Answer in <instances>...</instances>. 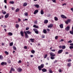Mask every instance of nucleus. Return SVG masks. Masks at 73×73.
<instances>
[{
    "label": "nucleus",
    "mask_w": 73,
    "mask_h": 73,
    "mask_svg": "<svg viewBox=\"0 0 73 73\" xmlns=\"http://www.w3.org/2000/svg\"><path fill=\"white\" fill-rule=\"evenodd\" d=\"M69 48L71 49H73V46H70L69 47Z\"/></svg>",
    "instance_id": "obj_43"
},
{
    "label": "nucleus",
    "mask_w": 73,
    "mask_h": 73,
    "mask_svg": "<svg viewBox=\"0 0 73 73\" xmlns=\"http://www.w3.org/2000/svg\"><path fill=\"white\" fill-rule=\"evenodd\" d=\"M43 32L45 34H46V33L47 31L46 29H44L43 31Z\"/></svg>",
    "instance_id": "obj_26"
},
{
    "label": "nucleus",
    "mask_w": 73,
    "mask_h": 73,
    "mask_svg": "<svg viewBox=\"0 0 73 73\" xmlns=\"http://www.w3.org/2000/svg\"><path fill=\"white\" fill-rule=\"evenodd\" d=\"M68 43H72V40H70L68 42Z\"/></svg>",
    "instance_id": "obj_40"
},
{
    "label": "nucleus",
    "mask_w": 73,
    "mask_h": 73,
    "mask_svg": "<svg viewBox=\"0 0 73 73\" xmlns=\"http://www.w3.org/2000/svg\"><path fill=\"white\" fill-rule=\"evenodd\" d=\"M50 54L51 56L50 58L51 60H54V59H55V57L54 56H56V54H54L53 52L50 53Z\"/></svg>",
    "instance_id": "obj_2"
},
{
    "label": "nucleus",
    "mask_w": 73,
    "mask_h": 73,
    "mask_svg": "<svg viewBox=\"0 0 73 73\" xmlns=\"http://www.w3.org/2000/svg\"><path fill=\"white\" fill-rule=\"evenodd\" d=\"M71 21V19H68L66 21H65V23L66 24H69V23H70V22Z\"/></svg>",
    "instance_id": "obj_5"
},
{
    "label": "nucleus",
    "mask_w": 73,
    "mask_h": 73,
    "mask_svg": "<svg viewBox=\"0 0 73 73\" xmlns=\"http://www.w3.org/2000/svg\"><path fill=\"white\" fill-rule=\"evenodd\" d=\"M15 27L16 28H18L19 27V25L18 24H16L15 25Z\"/></svg>",
    "instance_id": "obj_25"
},
{
    "label": "nucleus",
    "mask_w": 73,
    "mask_h": 73,
    "mask_svg": "<svg viewBox=\"0 0 73 73\" xmlns=\"http://www.w3.org/2000/svg\"><path fill=\"white\" fill-rule=\"evenodd\" d=\"M7 64V62H2L1 63V65H6Z\"/></svg>",
    "instance_id": "obj_15"
},
{
    "label": "nucleus",
    "mask_w": 73,
    "mask_h": 73,
    "mask_svg": "<svg viewBox=\"0 0 73 73\" xmlns=\"http://www.w3.org/2000/svg\"><path fill=\"white\" fill-rule=\"evenodd\" d=\"M8 62L9 64H10V63H11V61L10 60H9L8 61Z\"/></svg>",
    "instance_id": "obj_54"
},
{
    "label": "nucleus",
    "mask_w": 73,
    "mask_h": 73,
    "mask_svg": "<svg viewBox=\"0 0 73 73\" xmlns=\"http://www.w3.org/2000/svg\"><path fill=\"white\" fill-rule=\"evenodd\" d=\"M46 30H47V31H48V32H50V30L48 28Z\"/></svg>",
    "instance_id": "obj_44"
},
{
    "label": "nucleus",
    "mask_w": 73,
    "mask_h": 73,
    "mask_svg": "<svg viewBox=\"0 0 73 73\" xmlns=\"http://www.w3.org/2000/svg\"><path fill=\"white\" fill-rule=\"evenodd\" d=\"M53 24H50L48 26V28H52L53 27Z\"/></svg>",
    "instance_id": "obj_14"
},
{
    "label": "nucleus",
    "mask_w": 73,
    "mask_h": 73,
    "mask_svg": "<svg viewBox=\"0 0 73 73\" xmlns=\"http://www.w3.org/2000/svg\"><path fill=\"white\" fill-rule=\"evenodd\" d=\"M3 28H7V26H6L5 25H4Z\"/></svg>",
    "instance_id": "obj_57"
},
{
    "label": "nucleus",
    "mask_w": 73,
    "mask_h": 73,
    "mask_svg": "<svg viewBox=\"0 0 73 73\" xmlns=\"http://www.w3.org/2000/svg\"><path fill=\"white\" fill-rule=\"evenodd\" d=\"M68 62H70L71 61H72V60L70 59H68Z\"/></svg>",
    "instance_id": "obj_41"
},
{
    "label": "nucleus",
    "mask_w": 73,
    "mask_h": 73,
    "mask_svg": "<svg viewBox=\"0 0 73 73\" xmlns=\"http://www.w3.org/2000/svg\"><path fill=\"white\" fill-rule=\"evenodd\" d=\"M51 51H52V52H55L56 50H51Z\"/></svg>",
    "instance_id": "obj_52"
},
{
    "label": "nucleus",
    "mask_w": 73,
    "mask_h": 73,
    "mask_svg": "<svg viewBox=\"0 0 73 73\" xmlns=\"http://www.w3.org/2000/svg\"><path fill=\"white\" fill-rule=\"evenodd\" d=\"M44 64H42L40 65V66H38V69L40 71H41L42 70V69L44 68Z\"/></svg>",
    "instance_id": "obj_3"
},
{
    "label": "nucleus",
    "mask_w": 73,
    "mask_h": 73,
    "mask_svg": "<svg viewBox=\"0 0 73 73\" xmlns=\"http://www.w3.org/2000/svg\"><path fill=\"white\" fill-rule=\"evenodd\" d=\"M18 62L19 63H21V60H19V62Z\"/></svg>",
    "instance_id": "obj_61"
},
{
    "label": "nucleus",
    "mask_w": 73,
    "mask_h": 73,
    "mask_svg": "<svg viewBox=\"0 0 73 73\" xmlns=\"http://www.w3.org/2000/svg\"><path fill=\"white\" fill-rule=\"evenodd\" d=\"M18 21L19 22L21 21V19H20L19 18L18 19Z\"/></svg>",
    "instance_id": "obj_53"
},
{
    "label": "nucleus",
    "mask_w": 73,
    "mask_h": 73,
    "mask_svg": "<svg viewBox=\"0 0 73 73\" xmlns=\"http://www.w3.org/2000/svg\"><path fill=\"white\" fill-rule=\"evenodd\" d=\"M71 64L70 62L68 63L67 64V66H68L69 67H70V66H71Z\"/></svg>",
    "instance_id": "obj_24"
},
{
    "label": "nucleus",
    "mask_w": 73,
    "mask_h": 73,
    "mask_svg": "<svg viewBox=\"0 0 73 73\" xmlns=\"http://www.w3.org/2000/svg\"><path fill=\"white\" fill-rule=\"evenodd\" d=\"M29 27H27L26 29V31H28L29 30Z\"/></svg>",
    "instance_id": "obj_45"
},
{
    "label": "nucleus",
    "mask_w": 73,
    "mask_h": 73,
    "mask_svg": "<svg viewBox=\"0 0 73 73\" xmlns=\"http://www.w3.org/2000/svg\"><path fill=\"white\" fill-rule=\"evenodd\" d=\"M54 20L55 21H58V18H57V17H54Z\"/></svg>",
    "instance_id": "obj_28"
},
{
    "label": "nucleus",
    "mask_w": 73,
    "mask_h": 73,
    "mask_svg": "<svg viewBox=\"0 0 73 73\" xmlns=\"http://www.w3.org/2000/svg\"><path fill=\"white\" fill-rule=\"evenodd\" d=\"M38 12V10H36L34 12V14L36 15Z\"/></svg>",
    "instance_id": "obj_16"
},
{
    "label": "nucleus",
    "mask_w": 73,
    "mask_h": 73,
    "mask_svg": "<svg viewBox=\"0 0 73 73\" xmlns=\"http://www.w3.org/2000/svg\"><path fill=\"white\" fill-rule=\"evenodd\" d=\"M47 56H48V55H47V54L45 55L44 56V58H46L47 57Z\"/></svg>",
    "instance_id": "obj_38"
},
{
    "label": "nucleus",
    "mask_w": 73,
    "mask_h": 73,
    "mask_svg": "<svg viewBox=\"0 0 73 73\" xmlns=\"http://www.w3.org/2000/svg\"><path fill=\"white\" fill-rule=\"evenodd\" d=\"M72 30L71 31H70V33L71 35H73V26L72 27Z\"/></svg>",
    "instance_id": "obj_13"
},
{
    "label": "nucleus",
    "mask_w": 73,
    "mask_h": 73,
    "mask_svg": "<svg viewBox=\"0 0 73 73\" xmlns=\"http://www.w3.org/2000/svg\"><path fill=\"white\" fill-rule=\"evenodd\" d=\"M19 10H20V9H19L18 8L17 9H16V10H15V12H19Z\"/></svg>",
    "instance_id": "obj_29"
},
{
    "label": "nucleus",
    "mask_w": 73,
    "mask_h": 73,
    "mask_svg": "<svg viewBox=\"0 0 73 73\" xmlns=\"http://www.w3.org/2000/svg\"><path fill=\"white\" fill-rule=\"evenodd\" d=\"M4 2L6 4H7V0H4Z\"/></svg>",
    "instance_id": "obj_58"
},
{
    "label": "nucleus",
    "mask_w": 73,
    "mask_h": 73,
    "mask_svg": "<svg viewBox=\"0 0 73 73\" xmlns=\"http://www.w3.org/2000/svg\"><path fill=\"white\" fill-rule=\"evenodd\" d=\"M60 16L62 18V19H66L67 18L64 15H60Z\"/></svg>",
    "instance_id": "obj_8"
},
{
    "label": "nucleus",
    "mask_w": 73,
    "mask_h": 73,
    "mask_svg": "<svg viewBox=\"0 0 73 73\" xmlns=\"http://www.w3.org/2000/svg\"><path fill=\"white\" fill-rule=\"evenodd\" d=\"M34 6L35 7L37 8H38L40 7V6L38 4L35 5Z\"/></svg>",
    "instance_id": "obj_17"
},
{
    "label": "nucleus",
    "mask_w": 73,
    "mask_h": 73,
    "mask_svg": "<svg viewBox=\"0 0 73 73\" xmlns=\"http://www.w3.org/2000/svg\"><path fill=\"white\" fill-rule=\"evenodd\" d=\"M71 11H72V12H73V8H72L71 9Z\"/></svg>",
    "instance_id": "obj_64"
},
{
    "label": "nucleus",
    "mask_w": 73,
    "mask_h": 73,
    "mask_svg": "<svg viewBox=\"0 0 73 73\" xmlns=\"http://www.w3.org/2000/svg\"><path fill=\"white\" fill-rule=\"evenodd\" d=\"M6 13V11H4L3 13V15H5Z\"/></svg>",
    "instance_id": "obj_56"
},
{
    "label": "nucleus",
    "mask_w": 73,
    "mask_h": 73,
    "mask_svg": "<svg viewBox=\"0 0 73 73\" xmlns=\"http://www.w3.org/2000/svg\"><path fill=\"white\" fill-rule=\"evenodd\" d=\"M65 30H66V31H69V30H70V27L69 26H67L65 28Z\"/></svg>",
    "instance_id": "obj_9"
},
{
    "label": "nucleus",
    "mask_w": 73,
    "mask_h": 73,
    "mask_svg": "<svg viewBox=\"0 0 73 73\" xmlns=\"http://www.w3.org/2000/svg\"><path fill=\"white\" fill-rule=\"evenodd\" d=\"M31 52L32 53H33V54H34V53H35V51L34 50H32Z\"/></svg>",
    "instance_id": "obj_35"
},
{
    "label": "nucleus",
    "mask_w": 73,
    "mask_h": 73,
    "mask_svg": "<svg viewBox=\"0 0 73 73\" xmlns=\"http://www.w3.org/2000/svg\"><path fill=\"white\" fill-rule=\"evenodd\" d=\"M24 32L25 33V38H29V36L27 34L29 35L32 33V32L29 31H27L26 32L24 31Z\"/></svg>",
    "instance_id": "obj_1"
},
{
    "label": "nucleus",
    "mask_w": 73,
    "mask_h": 73,
    "mask_svg": "<svg viewBox=\"0 0 73 73\" xmlns=\"http://www.w3.org/2000/svg\"><path fill=\"white\" fill-rule=\"evenodd\" d=\"M33 27H34V28H38V26H37L35 25H34L33 26Z\"/></svg>",
    "instance_id": "obj_23"
},
{
    "label": "nucleus",
    "mask_w": 73,
    "mask_h": 73,
    "mask_svg": "<svg viewBox=\"0 0 73 73\" xmlns=\"http://www.w3.org/2000/svg\"><path fill=\"white\" fill-rule=\"evenodd\" d=\"M63 24H61L60 25V28H63Z\"/></svg>",
    "instance_id": "obj_27"
},
{
    "label": "nucleus",
    "mask_w": 73,
    "mask_h": 73,
    "mask_svg": "<svg viewBox=\"0 0 73 73\" xmlns=\"http://www.w3.org/2000/svg\"><path fill=\"white\" fill-rule=\"evenodd\" d=\"M42 70L43 72H46L47 70L45 68H43L42 69Z\"/></svg>",
    "instance_id": "obj_21"
},
{
    "label": "nucleus",
    "mask_w": 73,
    "mask_h": 73,
    "mask_svg": "<svg viewBox=\"0 0 73 73\" xmlns=\"http://www.w3.org/2000/svg\"><path fill=\"white\" fill-rule=\"evenodd\" d=\"M66 48L65 46L63 45L62 46V49H64Z\"/></svg>",
    "instance_id": "obj_32"
},
{
    "label": "nucleus",
    "mask_w": 73,
    "mask_h": 73,
    "mask_svg": "<svg viewBox=\"0 0 73 73\" xmlns=\"http://www.w3.org/2000/svg\"><path fill=\"white\" fill-rule=\"evenodd\" d=\"M35 40L34 38H31L30 39V41L32 42H34Z\"/></svg>",
    "instance_id": "obj_10"
},
{
    "label": "nucleus",
    "mask_w": 73,
    "mask_h": 73,
    "mask_svg": "<svg viewBox=\"0 0 73 73\" xmlns=\"http://www.w3.org/2000/svg\"><path fill=\"white\" fill-rule=\"evenodd\" d=\"M24 49H27V47L26 46H25L24 47Z\"/></svg>",
    "instance_id": "obj_48"
},
{
    "label": "nucleus",
    "mask_w": 73,
    "mask_h": 73,
    "mask_svg": "<svg viewBox=\"0 0 73 73\" xmlns=\"http://www.w3.org/2000/svg\"><path fill=\"white\" fill-rule=\"evenodd\" d=\"M37 29H33V31L35 32V33L36 34H38V31L37 30Z\"/></svg>",
    "instance_id": "obj_4"
},
{
    "label": "nucleus",
    "mask_w": 73,
    "mask_h": 73,
    "mask_svg": "<svg viewBox=\"0 0 73 73\" xmlns=\"http://www.w3.org/2000/svg\"><path fill=\"white\" fill-rule=\"evenodd\" d=\"M48 23V20L46 19L44 21V24H47Z\"/></svg>",
    "instance_id": "obj_20"
},
{
    "label": "nucleus",
    "mask_w": 73,
    "mask_h": 73,
    "mask_svg": "<svg viewBox=\"0 0 73 73\" xmlns=\"http://www.w3.org/2000/svg\"><path fill=\"white\" fill-rule=\"evenodd\" d=\"M27 20H28V19H23V21H26Z\"/></svg>",
    "instance_id": "obj_59"
},
{
    "label": "nucleus",
    "mask_w": 73,
    "mask_h": 73,
    "mask_svg": "<svg viewBox=\"0 0 73 73\" xmlns=\"http://www.w3.org/2000/svg\"><path fill=\"white\" fill-rule=\"evenodd\" d=\"M70 45H71V46H73V43H71L70 44Z\"/></svg>",
    "instance_id": "obj_62"
},
{
    "label": "nucleus",
    "mask_w": 73,
    "mask_h": 73,
    "mask_svg": "<svg viewBox=\"0 0 73 73\" xmlns=\"http://www.w3.org/2000/svg\"><path fill=\"white\" fill-rule=\"evenodd\" d=\"M13 42H12L11 43H10L9 44L10 46H12V45H13Z\"/></svg>",
    "instance_id": "obj_39"
},
{
    "label": "nucleus",
    "mask_w": 73,
    "mask_h": 73,
    "mask_svg": "<svg viewBox=\"0 0 73 73\" xmlns=\"http://www.w3.org/2000/svg\"><path fill=\"white\" fill-rule=\"evenodd\" d=\"M58 38V36H56L55 37V39L57 40Z\"/></svg>",
    "instance_id": "obj_49"
},
{
    "label": "nucleus",
    "mask_w": 73,
    "mask_h": 73,
    "mask_svg": "<svg viewBox=\"0 0 73 73\" xmlns=\"http://www.w3.org/2000/svg\"><path fill=\"white\" fill-rule=\"evenodd\" d=\"M27 4H28L27 3V2H25L23 3V6L24 7H26V6L27 5Z\"/></svg>",
    "instance_id": "obj_19"
},
{
    "label": "nucleus",
    "mask_w": 73,
    "mask_h": 73,
    "mask_svg": "<svg viewBox=\"0 0 73 73\" xmlns=\"http://www.w3.org/2000/svg\"><path fill=\"white\" fill-rule=\"evenodd\" d=\"M9 14L8 13L5 16V19H7L9 17Z\"/></svg>",
    "instance_id": "obj_11"
},
{
    "label": "nucleus",
    "mask_w": 73,
    "mask_h": 73,
    "mask_svg": "<svg viewBox=\"0 0 73 73\" xmlns=\"http://www.w3.org/2000/svg\"><path fill=\"white\" fill-rule=\"evenodd\" d=\"M40 13L41 15H43L44 14V11L42 10H41L40 11Z\"/></svg>",
    "instance_id": "obj_30"
},
{
    "label": "nucleus",
    "mask_w": 73,
    "mask_h": 73,
    "mask_svg": "<svg viewBox=\"0 0 73 73\" xmlns=\"http://www.w3.org/2000/svg\"><path fill=\"white\" fill-rule=\"evenodd\" d=\"M17 70L18 72H21L23 70L22 69H21L20 67L18 68L17 69Z\"/></svg>",
    "instance_id": "obj_6"
},
{
    "label": "nucleus",
    "mask_w": 73,
    "mask_h": 73,
    "mask_svg": "<svg viewBox=\"0 0 73 73\" xmlns=\"http://www.w3.org/2000/svg\"><path fill=\"white\" fill-rule=\"evenodd\" d=\"M14 3V1H11L9 2V3H10V4H13Z\"/></svg>",
    "instance_id": "obj_37"
},
{
    "label": "nucleus",
    "mask_w": 73,
    "mask_h": 73,
    "mask_svg": "<svg viewBox=\"0 0 73 73\" xmlns=\"http://www.w3.org/2000/svg\"><path fill=\"white\" fill-rule=\"evenodd\" d=\"M12 71H13V72H15V70L13 68H11L9 73H12Z\"/></svg>",
    "instance_id": "obj_7"
},
{
    "label": "nucleus",
    "mask_w": 73,
    "mask_h": 73,
    "mask_svg": "<svg viewBox=\"0 0 73 73\" xmlns=\"http://www.w3.org/2000/svg\"><path fill=\"white\" fill-rule=\"evenodd\" d=\"M59 48H62V46H59Z\"/></svg>",
    "instance_id": "obj_63"
},
{
    "label": "nucleus",
    "mask_w": 73,
    "mask_h": 73,
    "mask_svg": "<svg viewBox=\"0 0 73 73\" xmlns=\"http://www.w3.org/2000/svg\"><path fill=\"white\" fill-rule=\"evenodd\" d=\"M13 49L14 50H16V47L15 46H14L13 47Z\"/></svg>",
    "instance_id": "obj_47"
},
{
    "label": "nucleus",
    "mask_w": 73,
    "mask_h": 73,
    "mask_svg": "<svg viewBox=\"0 0 73 73\" xmlns=\"http://www.w3.org/2000/svg\"><path fill=\"white\" fill-rule=\"evenodd\" d=\"M35 24H36L37 23V21H35V22H34Z\"/></svg>",
    "instance_id": "obj_51"
},
{
    "label": "nucleus",
    "mask_w": 73,
    "mask_h": 73,
    "mask_svg": "<svg viewBox=\"0 0 73 73\" xmlns=\"http://www.w3.org/2000/svg\"><path fill=\"white\" fill-rule=\"evenodd\" d=\"M53 3H56V0H52Z\"/></svg>",
    "instance_id": "obj_55"
},
{
    "label": "nucleus",
    "mask_w": 73,
    "mask_h": 73,
    "mask_svg": "<svg viewBox=\"0 0 73 73\" xmlns=\"http://www.w3.org/2000/svg\"><path fill=\"white\" fill-rule=\"evenodd\" d=\"M66 5V3H64L62 4V6H64V5Z\"/></svg>",
    "instance_id": "obj_60"
},
{
    "label": "nucleus",
    "mask_w": 73,
    "mask_h": 73,
    "mask_svg": "<svg viewBox=\"0 0 73 73\" xmlns=\"http://www.w3.org/2000/svg\"><path fill=\"white\" fill-rule=\"evenodd\" d=\"M49 71L50 73H53V71H52V70H51V69H49Z\"/></svg>",
    "instance_id": "obj_34"
},
{
    "label": "nucleus",
    "mask_w": 73,
    "mask_h": 73,
    "mask_svg": "<svg viewBox=\"0 0 73 73\" xmlns=\"http://www.w3.org/2000/svg\"><path fill=\"white\" fill-rule=\"evenodd\" d=\"M25 16H28V13L27 12L25 13Z\"/></svg>",
    "instance_id": "obj_36"
},
{
    "label": "nucleus",
    "mask_w": 73,
    "mask_h": 73,
    "mask_svg": "<svg viewBox=\"0 0 73 73\" xmlns=\"http://www.w3.org/2000/svg\"><path fill=\"white\" fill-rule=\"evenodd\" d=\"M5 53L6 54H7V55H8L9 54V53H8V52L7 51H5Z\"/></svg>",
    "instance_id": "obj_33"
},
{
    "label": "nucleus",
    "mask_w": 73,
    "mask_h": 73,
    "mask_svg": "<svg viewBox=\"0 0 73 73\" xmlns=\"http://www.w3.org/2000/svg\"><path fill=\"white\" fill-rule=\"evenodd\" d=\"M64 41V39H62L59 41V42H62V41Z\"/></svg>",
    "instance_id": "obj_42"
},
{
    "label": "nucleus",
    "mask_w": 73,
    "mask_h": 73,
    "mask_svg": "<svg viewBox=\"0 0 73 73\" xmlns=\"http://www.w3.org/2000/svg\"><path fill=\"white\" fill-rule=\"evenodd\" d=\"M63 52V50L62 49H61L58 50V53L59 54H61Z\"/></svg>",
    "instance_id": "obj_12"
},
{
    "label": "nucleus",
    "mask_w": 73,
    "mask_h": 73,
    "mask_svg": "<svg viewBox=\"0 0 73 73\" xmlns=\"http://www.w3.org/2000/svg\"><path fill=\"white\" fill-rule=\"evenodd\" d=\"M58 61L57 60H55V61L54 62V64H55V63H56Z\"/></svg>",
    "instance_id": "obj_50"
},
{
    "label": "nucleus",
    "mask_w": 73,
    "mask_h": 73,
    "mask_svg": "<svg viewBox=\"0 0 73 73\" xmlns=\"http://www.w3.org/2000/svg\"><path fill=\"white\" fill-rule=\"evenodd\" d=\"M42 38H45V35H43L42 36Z\"/></svg>",
    "instance_id": "obj_46"
},
{
    "label": "nucleus",
    "mask_w": 73,
    "mask_h": 73,
    "mask_svg": "<svg viewBox=\"0 0 73 73\" xmlns=\"http://www.w3.org/2000/svg\"><path fill=\"white\" fill-rule=\"evenodd\" d=\"M0 60H3V56L2 55H0Z\"/></svg>",
    "instance_id": "obj_31"
},
{
    "label": "nucleus",
    "mask_w": 73,
    "mask_h": 73,
    "mask_svg": "<svg viewBox=\"0 0 73 73\" xmlns=\"http://www.w3.org/2000/svg\"><path fill=\"white\" fill-rule=\"evenodd\" d=\"M20 34L21 36H22V37H24V33H23V31H21L20 32Z\"/></svg>",
    "instance_id": "obj_18"
},
{
    "label": "nucleus",
    "mask_w": 73,
    "mask_h": 73,
    "mask_svg": "<svg viewBox=\"0 0 73 73\" xmlns=\"http://www.w3.org/2000/svg\"><path fill=\"white\" fill-rule=\"evenodd\" d=\"M7 35L8 36H12V35H13V34L12 33L9 32L8 33Z\"/></svg>",
    "instance_id": "obj_22"
}]
</instances>
